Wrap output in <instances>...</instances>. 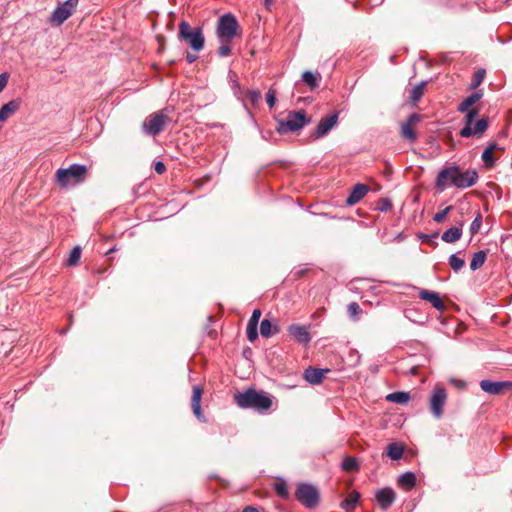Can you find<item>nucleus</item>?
I'll use <instances>...</instances> for the list:
<instances>
[{
    "instance_id": "nucleus-22",
    "label": "nucleus",
    "mask_w": 512,
    "mask_h": 512,
    "mask_svg": "<svg viewBox=\"0 0 512 512\" xmlns=\"http://www.w3.org/2000/svg\"><path fill=\"white\" fill-rule=\"evenodd\" d=\"M20 107V100L13 99L0 108V122L6 121L11 115H13Z\"/></svg>"
},
{
    "instance_id": "nucleus-41",
    "label": "nucleus",
    "mask_w": 512,
    "mask_h": 512,
    "mask_svg": "<svg viewBox=\"0 0 512 512\" xmlns=\"http://www.w3.org/2000/svg\"><path fill=\"white\" fill-rule=\"evenodd\" d=\"M258 326L247 324V339L250 342H254L258 338Z\"/></svg>"
},
{
    "instance_id": "nucleus-47",
    "label": "nucleus",
    "mask_w": 512,
    "mask_h": 512,
    "mask_svg": "<svg viewBox=\"0 0 512 512\" xmlns=\"http://www.w3.org/2000/svg\"><path fill=\"white\" fill-rule=\"evenodd\" d=\"M361 312L360 306L356 302H352L348 305V313L351 317L357 316Z\"/></svg>"
},
{
    "instance_id": "nucleus-21",
    "label": "nucleus",
    "mask_w": 512,
    "mask_h": 512,
    "mask_svg": "<svg viewBox=\"0 0 512 512\" xmlns=\"http://www.w3.org/2000/svg\"><path fill=\"white\" fill-rule=\"evenodd\" d=\"M328 372V369L309 367L304 371V379L312 385H318L323 381L325 374Z\"/></svg>"
},
{
    "instance_id": "nucleus-38",
    "label": "nucleus",
    "mask_w": 512,
    "mask_h": 512,
    "mask_svg": "<svg viewBox=\"0 0 512 512\" xmlns=\"http://www.w3.org/2000/svg\"><path fill=\"white\" fill-rule=\"evenodd\" d=\"M482 225V216L480 213L477 214L475 219L470 224V233L471 235H475L480 230V227Z\"/></svg>"
},
{
    "instance_id": "nucleus-36",
    "label": "nucleus",
    "mask_w": 512,
    "mask_h": 512,
    "mask_svg": "<svg viewBox=\"0 0 512 512\" xmlns=\"http://www.w3.org/2000/svg\"><path fill=\"white\" fill-rule=\"evenodd\" d=\"M485 74H486V72L484 69H479L475 72V74L473 75L472 83H471L472 89L477 88L483 82Z\"/></svg>"
},
{
    "instance_id": "nucleus-54",
    "label": "nucleus",
    "mask_w": 512,
    "mask_h": 512,
    "mask_svg": "<svg viewBox=\"0 0 512 512\" xmlns=\"http://www.w3.org/2000/svg\"><path fill=\"white\" fill-rule=\"evenodd\" d=\"M242 512H259V511L253 507H246Z\"/></svg>"
},
{
    "instance_id": "nucleus-42",
    "label": "nucleus",
    "mask_w": 512,
    "mask_h": 512,
    "mask_svg": "<svg viewBox=\"0 0 512 512\" xmlns=\"http://www.w3.org/2000/svg\"><path fill=\"white\" fill-rule=\"evenodd\" d=\"M452 209V206H447L446 208H444L443 210L437 212L434 216H433V220L437 223H440L442 221L445 220L447 214L451 211Z\"/></svg>"
},
{
    "instance_id": "nucleus-49",
    "label": "nucleus",
    "mask_w": 512,
    "mask_h": 512,
    "mask_svg": "<svg viewBox=\"0 0 512 512\" xmlns=\"http://www.w3.org/2000/svg\"><path fill=\"white\" fill-rule=\"evenodd\" d=\"M154 170L158 173V174H163L165 171H166V166L163 162L161 161H158L154 164Z\"/></svg>"
},
{
    "instance_id": "nucleus-7",
    "label": "nucleus",
    "mask_w": 512,
    "mask_h": 512,
    "mask_svg": "<svg viewBox=\"0 0 512 512\" xmlns=\"http://www.w3.org/2000/svg\"><path fill=\"white\" fill-rule=\"evenodd\" d=\"M295 496L296 499L307 508H313L319 502V492L311 484H299L297 486Z\"/></svg>"
},
{
    "instance_id": "nucleus-18",
    "label": "nucleus",
    "mask_w": 512,
    "mask_h": 512,
    "mask_svg": "<svg viewBox=\"0 0 512 512\" xmlns=\"http://www.w3.org/2000/svg\"><path fill=\"white\" fill-rule=\"evenodd\" d=\"M376 500L379 506L386 510L388 509L393 502L395 501L396 495L395 492L391 488H383L376 492L375 494Z\"/></svg>"
},
{
    "instance_id": "nucleus-37",
    "label": "nucleus",
    "mask_w": 512,
    "mask_h": 512,
    "mask_svg": "<svg viewBox=\"0 0 512 512\" xmlns=\"http://www.w3.org/2000/svg\"><path fill=\"white\" fill-rule=\"evenodd\" d=\"M481 157L486 167L490 168L494 166L495 159L490 150H484Z\"/></svg>"
},
{
    "instance_id": "nucleus-32",
    "label": "nucleus",
    "mask_w": 512,
    "mask_h": 512,
    "mask_svg": "<svg viewBox=\"0 0 512 512\" xmlns=\"http://www.w3.org/2000/svg\"><path fill=\"white\" fill-rule=\"evenodd\" d=\"M81 257V248L79 246H75L69 255V258L67 260L68 266H75L78 264Z\"/></svg>"
},
{
    "instance_id": "nucleus-25",
    "label": "nucleus",
    "mask_w": 512,
    "mask_h": 512,
    "mask_svg": "<svg viewBox=\"0 0 512 512\" xmlns=\"http://www.w3.org/2000/svg\"><path fill=\"white\" fill-rule=\"evenodd\" d=\"M279 332V327L276 325H272L270 320L263 319L260 323V333L262 337L269 338Z\"/></svg>"
},
{
    "instance_id": "nucleus-45",
    "label": "nucleus",
    "mask_w": 512,
    "mask_h": 512,
    "mask_svg": "<svg viewBox=\"0 0 512 512\" xmlns=\"http://www.w3.org/2000/svg\"><path fill=\"white\" fill-rule=\"evenodd\" d=\"M275 491L281 497L286 498L288 496V489L284 482L275 484Z\"/></svg>"
},
{
    "instance_id": "nucleus-51",
    "label": "nucleus",
    "mask_w": 512,
    "mask_h": 512,
    "mask_svg": "<svg viewBox=\"0 0 512 512\" xmlns=\"http://www.w3.org/2000/svg\"><path fill=\"white\" fill-rule=\"evenodd\" d=\"M198 56L196 54L187 53L186 60L189 64L195 62L197 60Z\"/></svg>"
},
{
    "instance_id": "nucleus-11",
    "label": "nucleus",
    "mask_w": 512,
    "mask_h": 512,
    "mask_svg": "<svg viewBox=\"0 0 512 512\" xmlns=\"http://www.w3.org/2000/svg\"><path fill=\"white\" fill-rule=\"evenodd\" d=\"M480 388L491 395H501L508 390H512V382L510 381H490L481 380Z\"/></svg>"
},
{
    "instance_id": "nucleus-26",
    "label": "nucleus",
    "mask_w": 512,
    "mask_h": 512,
    "mask_svg": "<svg viewBox=\"0 0 512 512\" xmlns=\"http://www.w3.org/2000/svg\"><path fill=\"white\" fill-rule=\"evenodd\" d=\"M398 483L406 490H411L416 484V476L411 471L405 472L399 476Z\"/></svg>"
},
{
    "instance_id": "nucleus-33",
    "label": "nucleus",
    "mask_w": 512,
    "mask_h": 512,
    "mask_svg": "<svg viewBox=\"0 0 512 512\" xmlns=\"http://www.w3.org/2000/svg\"><path fill=\"white\" fill-rule=\"evenodd\" d=\"M449 265L451 266V268L455 271V272H458L460 271L463 266L465 265V261L464 259L462 258H459L457 256V254H452L450 257H449Z\"/></svg>"
},
{
    "instance_id": "nucleus-50",
    "label": "nucleus",
    "mask_w": 512,
    "mask_h": 512,
    "mask_svg": "<svg viewBox=\"0 0 512 512\" xmlns=\"http://www.w3.org/2000/svg\"><path fill=\"white\" fill-rule=\"evenodd\" d=\"M391 207V202L388 199H381L380 206L378 209L380 211H387Z\"/></svg>"
},
{
    "instance_id": "nucleus-5",
    "label": "nucleus",
    "mask_w": 512,
    "mask_h": 512,
    "mask_svg": "<svg viewBox=\"0 0 512 512\" xmlns=\"http://www.w3.org/2000/svg\"><path fill=\"white\" fill-rule=\"evenodd\" d=\"M239 24L233 14L222 15L217 22L216 34L220 42H231L239 33Z\"/></svg>"
},
{
    "instance_id": "nucleus-43",
    "label": "nucleus",
    "mask_w": 512,
    "mask_h": 512,
    "mask_svg": "<svg viewBox=\"0 0 512 512\" xmlns=\"http://www.w3.org/2000/svg\"><path fill=\"white\" fill-rule=\"evenodd\" d=\"M231 53L230 42H221L220 47L218 48V55L220 57H227Z\"/></svg>"
},
{
    "instance_id": "nucleus-6",
    "label": "nucleus",
    "mask_w": 512,
    "mask_h": 512,
    "mask_svg": "<svg viewBox=\"0 0 512 512\" xmlns=\"http://www.w3.org/2000/svg\"><path fill=\"white\" fill-rule=\"evenodd\" d=\"M169 122L170 118L165 114V110H160L145 118L142 123V130L147 135L156 136L164 130Z\"/></svg>"
},
{
    "instance_id": "nucleus-34",
    "label": "nucleus",
    "mask_w": 512,
    "mask_h": 512,
    "mask_svg": "<svg viewBox=\"0 0 512 512\" xmlns=\"http://www.w3.org/2000/svg\"><path fill=\"white\" fill-rule=\"evenodd\" d=\"M302 80L311 88L318 87L317 77L311 71H305L302 74Z\"/></svg>"
},
{
    "instance_id": "nucleus-23",
    "label": "nucleus",
    "mask_w": 512,
    "mask_h": 512,
    "mask_svg": "<svg viewBox=\"0 0 512 512\" xmlns=\"http://www.w3.org/2000/svg\"><path fill=\"white\" fill-rule=\"evenodd\" d=\"M463 222L459 226H454L447 229L441 236V239L446 243H454L458 241L462 236Z\"/></svg>"
},
{
    "instance_id": "nucleus-4",
    "label": "nucleus",
    "mask_w": 512,
    "mask_h": 512,
    "mask_svg": "<svg viewBox=\"0 0 512 512\" xmlns=\"http://www.w3.org/2000/svg\"><path fill=\"white\" fill-rule=\"evenodd\" d=\"M178 37L180 40L185 41L189 47L196 52L204 48L205 38L202 28L197 27L192 29L190 24L184 20L179 24Z\"/></svg>"
},
{
    "instance_id": "nucleus-8",
    "label": "nucleus",
    "mask_w": 512,
    "mask_h": 512,
    "mask_svg": "<svg viewBox=\"0 0 512 512\" xmlns=\"http://www.w3.org/2000/svg\"><path fill=\"white\" fill-rule=\"evenodd\" d=\"M78 2V0H66L58 4L49 17V22L52 25H61L64 23L76 10Z\"/></svg>"
},
{
    "instance_id": "nucleus-16",
    "label": "nucleus",
    "mask_w": 512,
    "mask_h": 512,
    "mask_svg": "<svg viewBox=\"0 0 512 512\" xmlns=\"http://www.w3.org/2000/svg\"><path fill=\"white\" fill-rule=\"evenodd\" d=\"M287 331L294 340L301 344L306 345L311 340V335L305 326L291 324L288 326Z\"/></svg>"
},
{
    "instance_id": "nucleus-14",
    "label": "nucleus",
    "mask_w": 512,
    "mask_h": 512,
    "mask_svg": "<svg viewBox=\"0 0 512 512\" xmlns=\"http://www.w3.org/2000/svg\"><path fill=\"white\" fill-rule=\"evenodd\" d=\"M338 123V114L334 113L320 120L312 136L316 139L326 136Z\"/></svg>"
},
{
    "instance_id": "nucleus-12",
    "label": "nucleus",
    "mask_w": 512,
    "mask_h": 512,
    "mask_svg": "<svg viewBox=\"0 0 512 512\" xmlns=\"http://www.w3.org/2000/svg\"><path fill=\"white\" fill-rule=\"evenodd\" d=\"M488 128V120L485 118L479 119L473 124H464L460 130L459 135L463 138L481 137Z\"/></svg>"
},
{
    "instance_id": "nucleus-52",
    "label": "nucleus",
    "mask_w": 512,
    "mask_h": 512,
    "mask_svg": "<svg viewBox=\"0 0 512 512\" xmlns=\"http://www.w3.org/2000/svg\"><path fill=\"white\" fill-rule=\"evenodd\" d=\"M274 1L275 0H264V5H265L266 9L271 10V7H272Z\"/></svg>"
},
{
    "instance_id": "nucleus-24",
    "label": "nucleus",
    "mask_w": 512,
    "mask_h": 512,
    "mask_svg": "<svg viewBox=\"0 0 512 512\" xmlns=\"http://www.w3.org/2000/svg\"><path fill=\"white\" fill-rule=\"evenodd\" d=\"M483 96L482 91H476L466 97L458 106L457 110L460 113H464L468 111L469 108H471L476 102H478Z\"/></svg>"
},
{
    "instance_id": "nucleus-10",
    "label": "nucleus",
    "mask_w": 512,
    "mask_h": 512,
    "mask_svg": "<svg viewBox=\"0 0 512 512\" xmlns=\"http://www.w3.org/2000/svg\"><path fill=\"white\" fill-rule=\"evenodd\" d=\"M457 167L458 166L445 167L438 173L435 181V187L437 190L443 192L449 185H455Z\"/></svg>"
},
{
    "instance_id": "nucleus-44",
    "label": "nucleus",
    "mask_w": 512,
    "mask_h": 512,
    "mask_svg": "<svg viewBox=\"0 0 512 512\" xmlns=\"http://www.w3.org/2000/svg\"><path fill=\"white\" fill-rule=\"evenodd\" d=\"M266 101L270 108H273L276 104V91L270 88L266 94Z\"/></svg>"
},
{
    "instance_id": "nucleus-2",
    "label": "nucleus",
    "mask_w": 512,
    "mask_h": 512,
    "mask_svg": "<svg viewBox=\"0 0 512 512\" xmlns=\"http://www.w3.org/2000/svg\"><path fill=\"white\" fill-rule=\"evenodd\" d=\"M87 167L82 164H72L68 168H59L56 171L55 178L57 184L66 188L79 184L85 180Z\"/></svg>"
},
{
    "instance_id": "nucleus-30",
    "label": "nucleus",
    "mask_w": 512,
    "mask_h": 512,
    "mask_svg": "<svg viewBox=\"0 0 512 512\" xmlns=\"http://www.w3.org/2000/svg\"><path fill=\"white\" fill-rule=\"evenodd\" d=\"M387 456L392 460H399L403 456L404 449L402 446L392 443L387 446Z\"/></svg>"
},
{
    "instance_id": "nucleus-3",
    "label": "nucleus",
    "mask_w": 512,
    "mask_h": 512,
    "mask_svg": "<svg viewBox=\"0 0 512 512\" xmlns=\"http://www.w3.org/2000/svg\"><path fill=\"white\" fill-rule=\"evenodd\" d=\"M310 122L311 119L307 117L306 112L303 109L290 111L285 120H277L276 131L279 134L298 132Z\"/></svg>"
},
{
    "instance_id": "nucleus-27",
    "label": "nucleus",
    "mask_w": 512,
    "mask_h": 512,
    "mask_svg": "<svg viewBox=\"0 0 512 512\" xmlns=\"http://www.w3.org/2000/svg\"><path fill=\"white\" fill-rule=\"evenodd\" d=\"M360 498V494L358 492H352L348 495V497L341 502V507L345 511H352L355 509L358 500Z\"/></svg>"
},
{
    "instance_id": "nucleus-15",
    "label": "nucleus",
    "mask_w": 512,
    "mask_h": 512,
    "mask_svg": "<svg viewBox=\"0 0 512 512\" xmlns=\"http://www.w3.org/2000/svg\"><path fill=\"white\" fill-rule=\"evenodd\" d=\"M420 121V116L416 113H412L409 115L406 122L401 124V135L403 138L407 139L409 142H414L417 138V135L413 129V127Z\"/></svg>"
},
{
    "instance_id": "nucleus-1",
    "label": "nucleus",
    "mask_w": 512,
    "mask_h": 512,
    "mask_svg": "<svg viewBox=\"0 0 512 512\" xmlns=\"http://www.w3.org/2000/svg\"><path fill=\"white\" fill-rule=\"evenodd\" d=\"M237 405L241 408H251L258 411L267 410L272 405L271 397L263 392L254 389H248L235 396Z\"/></svg>"
},
{
    "instance_id": "nucleus-31",
    "label": "nucleus",
    "mask_w": 512,
    "mask_h": 512,
    "mask_svg": "<svg viewBox=\"0 0 512 512\" xmlns=\"http://www.w3.org/2000/svg\"><path fill=\"white\" fill-rule=\"evenodd\" d=\"M425 85H426V82L422 81V82L418 83L417 85H415L411 89V91H410V99L414 103L418 102L421 99V97L423 96Z\"/></svg>"
},
{
    "instance_id": "nucleus-13",
    "label": "nucleus",
    "mask_w": 512,
    "mask_h": 512,
    "mask_svg": "<svg viewBox=\"0 0 512 512\" xmlns=\"http://www.w3.org/2000/svg\"><path fill=\"white\" fill-rule=\"evenodd\" d=\"M478 178L479 176L475 169H468L462 172L458 166L454 186L459 189H466L468 187L475 185L478 181Z\"/></svg>"
},
{
    "instance_id": "nucleus-35",
    "label": "nucleus",
    "mask_w": 512,
    "mask_h": 512,
    "mask_svg": "<svg viewBox=\"0 0 512 512\" xmlns=\"http://www.w3.org/2000/svg\"><path fill=\"white\" fill-rule=\"evenodd\" d=\"M342 468L345 471H354L358 469V462L354 457H346L342 462Z\"/></svg>"
},
{
    "instance_id": "nucleus-9",
    "label": "nucleus",
    "mask_w": 512,
    "mask_h": 512,
    "mask_svg": "<svg viewBox=\"0 0 512 512\" xmlns=\"http://www.w3.org/2000/svg\"><path fill=\"white\" fill-rule=\"evenodd\" d=\"M447 401V393L446 390L441 387L437 386L433 389L429 405H430V411L432 415L436 419H440L443 415V409Z\"/></svg>"
},
{
    "instance_id": "nucleus-28",
    "label": "nucleus",
    "mask_w": 512,
    "mask_h": 512,
    "mask_svg": "<svg viewBox=\"0 0 512 512\" xmlns=\"http://www.w3.org/2000/svg\"><path fill=\"white\" fill-rule=\"evenodd\" d=\"M487 253L486 251L480 250L473 254L472 260L470 262V269L475 271L479 269L486 261Z\"/></svg>"
},
{
    "instance_id": "nucleus-20",
    "label": "nucleus",
    "mask_w": 512,
    "mask_h": 512,
    "mask_svg": "<svg viewBox=\"0 0 512 512\" xmlns=\"http://www.w3.org/2000/svg\"><path fill=\"white\" fill-rule=\"evenodd\" d=\"M369 192V187L366 184L358 183L356 184L349 196L346 199V204L348 206H353L358 203L362 198L366 196Z\"/></svg>"
},
{
    "instance_id": "nucleus-40",
    "label": "nucleus",
    "mask_w": 512,
    "mask_h": 512,
    "mask_svg": "<svg viewBox=\"0 0 512 512\" xmlns=\"http://www.w3.org/2000/svg\"><path fill=\"white\" fill-rule=\"evenodd\" d=\"M246 97L252 104H256L261 99V92L256 89H251L246 92Z\"/></svg>"
},
{
    "instance_id": "nucleus-19",
    "label": "nucleus",
    "mask_w": 512,
    "mask_h": 512,
    "mask_svg": "<svg viewBox=\"0 0 512 512\" xmlns=\"http://www.w3.org/2000/svg\"><path fill=\"white\" fill-rule=\"evenodd\" d=\"M203 389L200 386L193 387V393L191 398V407L194 415L198 420L205 422V417L201 410V397H202Z\"/></svg>"
},
{
    "instance_id": "nucleus-29",
    "label": "nucleus",
    "mask_w": 512,
    "mask_h": 512,
    "mask_svg": "<svg viewBox=\"0 0 512 512\" xmlns=\"http://www.w3.org/2000/svg\"><path fill=\"white\" fill-rule=\"evenodd\" d=\"M410 399V394L407 392H393L386 396V400L397 404H406Z\"/></svg>"
},
{
    "instance_id": "nucleus-48",
    "label": "nucleus",
    "mask_w": 512,
    "mask_h": 512,
    "mask_svg": "<svg viewBox=\"0 0 512 512\" xmlns=\"http://www.w3.org/2000/svg\"><path fill=\"white\" fill-rule=\"evenodd\" d=\"M9 80V74L7 72H3L0 74V93L6 87Z\"/></svg>"
},
{
    "instance_id": "nucleus-53",
    "label": "nucleus",
    "mask_w": 512,
    "mask_h": 512,
    "mask_svg": "<svg viewBox=\"0 0 512 512\" xmlns=\"http://www.w3.org/2000/svg\"><path fill=\"white\" fill-rule=\"evenodd\" d=\"M496 148H497V143H496V142H493V143H491L490 145H488V146L486 147V149H485V150H490V152H491V153H493V151H494Z\"/></svg>"
},
{
    "instance_id": "nucleus-46",
    "label": "nucleus",
    "mask_w": 512,
    "mask_h": 512,
    "mask_svg": "<svg viewBox=\"0 0 512 512\" xmlns=\"http://www.w3.org/2000/svg\"><path fill=\"white\" fill-rule=\"evenodd\" d=\"M260 317H261V310L259 309H255L253 312H252V315L248 321V324L249 325H254V326H258L259 324V320H260Z\"/></svg>"
},
{
    "instance_id": "nucleus-39",
    "label": "nucleus",
    "mask_w": 512,
    "mask_h": 512,
    "mask_svg": "<svg viewBox=\"0 0 512 512\" xmlns=\"http://www.w3.org/2000/svg\"><path fill=\"white\" fill-rule=\"evenodd\" d=\"M466 115L464 117V124H473L475 121V118L478 116L479 111L478 109H468V111L465 112Z\"/></svg>"
},
{
    "instance_id": "nucleus-17",
    "label": "nucleus",
    "mask_w": 512,
    "mask_h": 512,
    "mask_svg": "<svg viewBox=\"0 0 512 512\" xmlns=\"http://www.w3.org/2000/svg\"><path fill=\"white\" fill-rule=\"evenodd\" d=\"M419 298L431 303V305L438 311L443 312L445 310V304L443 303L439 293L430 291L427 289H421L419 291Z\"/></svg>"
}]
</instances>
